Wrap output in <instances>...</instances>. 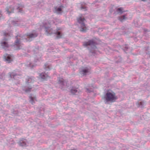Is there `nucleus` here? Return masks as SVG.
I'll return each mask as SVG.
<instances>
[{"mask_svg":"<svg viewBox=\"0 0 150 150\" xmlns=\"http://www.w3.org/2000/svg\"><path fill=\"white\" fill-rule=\"evenodd\" d=\"M37 35V33H36V32H33L32 33H30L27 35V38H28V39H25V40H24L23 38H22L21 40H24V41H30L32 40L33 38H35L36 37ZM16 38L17 40L15 41L14 46L16 50H18L21 48L22 44H21L20 41L21 39L20 38L19 36H17Z\"/></svg>","mask_w":150,"mask_h":150,"instance_id":"1","label":"nucleus"},{"mask_svg":"<svg viewBox=\"0 0 150 150\" xmlns=\"http://www.w3.org/2000/svg\"><path fill=\"white\" fill-rule=\"evenodd\" d=\"M4 35L6 36V37H7L8 36H10L9 34V31H7V32H6L4 33Z\"/></svg>","mask_w":150,"mask_h":150,"instance_id":"19","label":"nucleus"},{"mask_svg":"<svg viewBox=\"0 0 150 150\" xmlns=\"http://www.w3.org/2000/svg\"><path fill=\"white\" fill-rule=\"evenodd\" d=\"M20 6H17V7L14 8L13 7H8L6 9V11L7 14H9L11 13H12L13 11V10L14 9L16 8L18 10V11L21 12V8H19Z\"/></svg>","mask_w":150,"mask_h":150,"instance_id":"11","label":"nucleus"},{"mask_svg":"<svg viewBox=\"0 0 150 150\" xmlns=\"http://www.w3.org/2000/svg\"><path fill=\"white\" fill-rule=\"evenodd\" d=\"M126 17L125 16H123L119 17V20L121 21H123L126 19Z\"/></svg>","mask_w":150,"mask_h":150,"instance_id":"17","label":"nucleus"},{"mask_svg":"<svg viewBox=\"0 0 150 150\" xmlns=\"http://www.w3.org/2000/svg\"><path fill=\"white\" fill-rule=\"evenodd\" d=\"M11 31H9V34L10 35V36H11Z\"/></svg>","mask_w":150,"mask_h":150,"instance_id":"25","label":"nucleus"},{"mask_svg":"<svg viewBox=\"0 0 150 150\" xmlns=\"http://www.w3.org/2000/svg\"><path fill=\"white\" fill-rule=\"evenodd\" d=\"M87 93H91V92H89V91Z\"/></svg>","mask_w":150,"mask_h":150,"instance_id":"28","label":"nucleus"},{"mask_svg":"<svg viewBox=\"0 0 150 150\" xmlns=\"http://www.w3.org/2000/svg\"><path fill=\"white\" fill-rule=\"evenodd\" d=\"M142 1H145V0H141Z\"/></svg>","mask_w":150,"mask_h":150,"instance_id":"27","label":"nucleus"},{"mask_svg":"<svg viewBox=\"0 0 150 150\" xmlns=\"http://www.w3.org/2000/svg\"><path fill=\"white\" fill-rule=\"evenodd\" d=\"M44 68L46 70H50L51 68V66L48 64H46L44 65Z\"/></svg>","mask_w":150,"mask_h":150,"instance_id":"16","label":"nucleus"},{"mask_svg":"<svg viewBox=\"0 0 150 150\" xmlns=\"http://www.w3.org/2000/svg\"><path fill=\"white\" fill-rule=\"evenodd\" d=\"M58 84L59 85V87L61 89L63 90H70L71 93L74 94L76 93H79L78 92V89L77 88L74 87L70 88V89L69 88V86L67 85V82L64 81L62 78H59L58 79Z\"/></svg>","mask_w":150,"mask_h":150,"instance_id":"2","label":"nucleus"},{"mask_svg":"<svg viewBox=\"0 0 150 150\" xmlns=\"http://www.w3.org/2000/svg\"><path fill=\"white\" fill-rule=\"evenodd\" d=\"M4 74H2V75L1 76L0 78L1 79H3L4 77Z\"/></svg>","mask_w":150,"mask_h":150,"instance_id":"23","label":"nucleus"},{"mask_svg":"<svg viewBox=\"0 0 150 150\" xmlns=\"http://www.w3.org/2000/svg\"><path fill=\"white\" fill-rule=\"evenodd\" d=\"M30 99L31 102L32 104H33V101L35 100V98H33V97H30Z\"/></svg>","mask_w":150,"mask_h":150,"instance_id":"21","label":"nucleus"},{"mask_svg":"<svg viewBox=\"0 0 150 150\" xmlns=\"http://www.w3.org/2000/svg\"><path fill=\"white\" fill-rule=\"evenodd\" d=\"M2 14L0 13V19L1 18Z\"/></svg>","mask_w":150,"mask_h":150,"instance_id":"24","label":"nucleus"},{"mask_svg":"<svg viewBox=\"0 0 150 150\" xmlns=\"http://www.w3.org/2000/svg\"><path fill=\"white\" fill-rule=\"evenodd\" d=\"M3 59L7 63H10L12 61L13 59V56L10 54H5L4 55Z\"/></svg>","mask_w":150,"mask_h":150,"instance_id":"10","label":"nucleus"},{"mask_svg":"<svg viewBox=\"0 0 150 150\" xmlns=\"http://www.w3.org/2000/svg\"><path fill=\"white\" fill-rule=\"evenodd\" d=\"M77 20L81 25V28L80 30L81 31L83 32H85L87 29L84 23L85 21L84 18L81 16H80L78 18Z\"/></svg>","mask_w":150,"mask_h":150,"instance_id":"6","label":"nucleus"},{"mask_svg":"<svg viewBox=\"0 0 150 150\" xmlns=\"http://www.w3.org/2000/svg\"><path fill=\"white\" fill-rule=\"evenodd\" d=\"M26 142L25 141L23 142L22 141H21L20 142V144L21 146H25L26 145Z\"/></svg>","mask_w":150,"mask_h":150,"instance_id":"20","label":"nucleus"},{"mask_svg":"<svg viewBox=\"0 0 150 150\" xmlns=\"http://www.w3.org/2000/svg\"><path fill=\"white\" fill-rule=\"evenodd\" d=\"M54 11L55 13L58 14H61L62 12V9L59 7H55Z\"/></svg>","mask_w":150,"mask_h":150,"instance_id":"15","label":"nucleus"},{"mask_svg":"<svg viewBox=\"0 0 150 150\" xmlns=\"http://www.w3.org/2000/svg\"><path fill=\"white\" fill-rule=\"evenodd\" d=\"M113 92L112 91L110 90H109L107 91V93H106L105 94H113ZM114 94H115L114 93Z\"/></svg>","mask_w":150,"mask_h":150,"instance_id":"22","label":"nucleus"},{"mask_svg":"<svg viewBox=\"0 0 150 150\" xmlns=\"http://www.w3.org/2000/svg\"><path fill=\"white\" fill-rule=\"evenodd\" d=\"M49 25H50L46 24L44 25L46 34L47 35H48L52 33H54L56 34L57 38H60L61 37L60 33L59 31L55 32L53 31L52 29L50 28Z\"/></svg>","mask_w":150,"mask_h":150,"instance_id":"4","label":"nucleus"},{"mask_svg":"<svg viewBox=\"0 0 150 150\" xmlns=\"http://www.w3.org/2000/svg\"><path fill=\"white\" fill-rule=\"evenodd\" d=\"M40 58H39L36 61V59L33 62H27L26 65L28 67H33L36 65L39 64V63L40 62Z\"/></svg>","mask_w":150,"mask_h":150,"instance_id":"9","label":"nucleus"},{"mask_svg":"<svg viewBox=\"0 0 150 150\" xmlns=\"http://www.w3.org/2000/svg\"><path fill=\"white\" fill-rule=\"evenodd\" d=\"M123 9L122 8H119L117 9V12L118 13L121 14L122 12Z\"/></svg>","mask_w":150,"mask_h":150,"instance_id":"18","label":"nucleus"},{"mask_svg":"<svg viewBox=\"0 0 150 150\" xmlns=\"http://www.w3.org/2000/svg\"><path fill=\"white\" fill-rule=\"evenodd\" d=\"M85 8L84 7L82 6V7H81V9H83V8Z\"/></svg>","mask_w":150,"mask_h":150,"instance_id":"26","label":"nucleus"},{"mask_svg":"<svg viewBox=\"0 0 150 150\" xmlns=\"http://www.w3.org/2000/svg\"><path fill=\"white\" fill-rule=\"evenodd\" d=\"M83 45L85 47L88 46H90L92 48V50H91V52L93 53V50L96 49V47L95 46V43L93 40H90L88 42H86L84 43ZM93 53H95L94 52Z\"/></svg>","mask_w":150,"mask_h":150,"instance_id":"7","label":"nucleus"},{"mask_svg":"<svg viewBox=\"0 0 150 150\" xmlns=\"http://www.w3.org/2000/svg\"><path fill=\"white\" fill-rule=\"evenodd\" d=\"M26 82L25 86L22 87L23 90H17V92L18 93H28L30 92L32 88V83L34 81V80L31 78H28L26 80Z\"/></svg>","mask_w":150,"mask_h":150,"instance_id":"3","label":"nucleus"},{"mask_svg":"<svg viewBox=\"0 0 150 150\" xmlns=\"http://www.w3.org/2000/svg\"><path fill=\"white\" fill-rule=\"evenodd\" d=\"M40 77L43 80H46L49 78L48 75L44 73H42L40 75Z\"/></svg>","mask_w":150,"mask_h":150,"instance_id":"14","label":"nucleus"},{"mask_svg":"<svg viewBox=\"0 0 150 150\" xmlns=\"http://www.w3.org/2000/svg\"><path fill=\"white\" fill-rule=\"evenodd\" d=\"M89 68L88 67H86L82 69L80 71V73L85 75L88 74L89 73Z\"/></svg>","mask_w":150,"mask_h":150,"instance_id":"13","label":"nucleus"},{"mask_svg":"<svg viewBox=\"0 0 150 150\" xmlns=\"http://www.w3.org/2000/svg\"><path fill=\"white\" fill-rule=\"evenodd\" d=\"M105 98V103L110 101L113 102L117 99V97L115 96V94H106Z\"/></svg>","mask_w":150,"mask_h":150,"instance_id":"8","label":"nucleus"},{"mask_svg":"<svg viewBox=\"0 0 150 150\" xmlns=\"http://www.w3.org/2000/svg\"><path fill=\"white\" fill-rule=\"evenodd\" d=\"M8 75L12 79V81L16 84H18L19 83L18 79L20 78V76L18 73L15 72L10 73L8 74Z\"/></svg>","mask_w":150,"mask_h":150,"instance_id":"5","label":"nucleus"},{"mask_svg":"<svg viewBox=\"0 0 150 150\" xmlns=\"http://www.w3.org/2000/svg\"><path fill=\"white\" fill-rule=\"evenodd\" d=\"M5 41H2L1 42V46L2 48L5 50H8V48L9 47V46L6 41V39L5 38Z\"/></svg>","mask_w":150,"mask_h":150,"instance_id":"12","label":"nucleus"}]
</instances>
